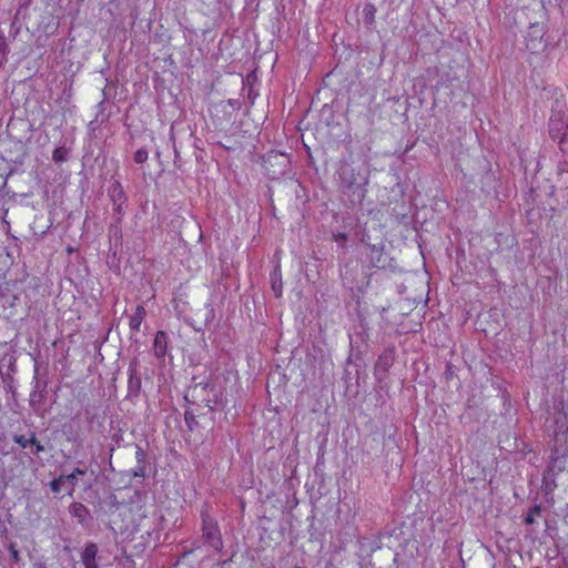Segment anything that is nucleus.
<instances>
[{
  "mask_svg": "<svg viewBox=\"0 0 568 568\" xmlns=\"http://www.w3.org/2000/svg\"><path fill=\"white\" fill-rule=\"evenodd\" d=\"M70 514L78 518L79 523L84 524L90 518L89 509L81 503L70 505Z\"/></svg>",
  "mask_w": 568,
  "mask_h": 568,
  "instance_id": "obj_16",
  "label": "nucleus"
},
{
  "mask_svg": "<svg viewBox=\"0 0 568 568\" xmlns=\"http://www.w3.org/2000/svg\"><path fill=\"white\" fill-rule=\"evenodd\" d=\"M545 29L542 24L532 23L529 26L525 37L526 47L531 53H538L547 48V42L544 39Z\"/></svg>",
  "mask_w": 568,
  "mask_h": 568,
  "instance_id": "obj_5",
  "label": "nucleus"
},
{
  "mask_svg": "<svg viewBox=\"0 0 568 568\" xmlns=\"http://www.w3.org/2000/svg\"><path fill=\"white\" fill-rule=\"evenodd\" d=\"M85 420L90 424L93 423L97 416V408L93 405H87L83 408Z\"/></svg>",
  "mask_w": 568,
  "mask_h": 568,
  "instance_id": "obj_25",
  "label": "nucleus"
},
{
  "mask_svg": "<svg viewBox=\"0 0 568 568\" xmlns=\"http://www.w3.org/2000/svg\"><path fill=\"white\" fill-rule=\"evenodd\" d=\"M145 315H146L145 308L142 305H138L135 307L134 313L130 317L129 326L132 332L140 331L141 324L143 322Z\"/></svg>",
  "mask_w": 568,
  "mask_h": 568,
  "instance_id": "obj_14",
  "label": "nucleus"
},
{
  "mask_svg": "<svg viewBox=\"0 0 568 568\" xmlns=\"http://www.w3.org/2000/svg\"><path fill=\"white\" fill-rule=\"evenodd\" d=\"M564 520L568 524V504L562 508Z\"/></svg>",
  "mask_w": 568,
  "mask_h": 568,
  "instance_id": "obj_37",
  "label": "nucleus"
},
{
  "mask_svg": "<svg viewBox=\"0 0 568 568\" xmlns=\"http://www.w3.org/2000/svg\"><path fill=\"white\" fill-rule=\"evenodd\" d=\"M271 288L275 297H281L283 292L282 274L278 266H276L271 273Z\"/></svg>",
  "mask_w": 568,
  "mask_h": 568,
  "instance_id": "obj_15",
  "label": "nucleus"
},
{
  "mask_svg": "<svg viewBox=\"0 0 568 568\" xmlns=\"http://www.w3.org/2000/svg\"><path fill=\"white\" fill-rule=\"evenodd\" d=\"M13 442L19 444L22 448L28 447V438H26V436H23V435H14Z\"/></svg>",
  "mask_w": 568,
  "mask_h": 568,
  "instance_id": "obj_30",
  "label": "nucleus"
},
{
  "mask_svg": "<svg viewBox=\"0 0 568 568\" xmlns=\"http://www.w3.org/2000/svg\"><path fill=\"white\" fill-rule=\"evenodd\" d=\"M139 361L133 358L129 363L128 367V394L126 398L134 399L138 398L141 393V377L138 372Z\"/></svg>",
  "mask_w": 568,
  "mask_h": 568,
  "instance_id": "obj_8",
  "label": "nucleus"
},
{
  "mask_svg": "<svg viewBox=\"0 0 568 568\" xmlns=\"http://www.w3.org/2000/svg\"><path fill=\"white\" fill-rule=\"evenodd\" d=\"M145 458H146L145 450L141 446L136 445V449H135L136 463L138 464H143V463H145Z\"/></svg>",
  "mask_w": 568,
  "mask_h": 568,
  "instance_id": "obj_28",
  "label": "nucleus"
},
{
  "mask_svg": "<svg viewBox=\"0 0 568 568\" xmlns=\"http://www.w3.org/2000/svg\"><path fill=\"white\" fill-rule=\"evenodd\" d=\"M9 551H10V555H11V558L13 560L14 564H19L20 560H21V557H20V554L18 551V549L16 548V545L13 542H11L8 547Z\"/></svg>",
  "mask_w": 568,
  "mask_h": 568,
  "instance_id": "obj_29",
  "label": "nucleus"
},
{
  "mask_svg": "<svg viewBox=\"0 0 568 568\" xmlns=\"http://www.w3.org/2000/svg\"><path fill=\"white\" fill-rule=\"evenodd\" d=\"M148 158H149L148 150L144 148H141V149L136 150V152L134 153L133 160L136 164H142V163L146 162Z\"/></svg>",
  "mask_w": 568,
  "mask_h": 568,
  "instance_id": "obj_23",
  "label": "nucleus"
},
{
  "mask_svg": "<svg viewBox=\"0 0 568 568\" xmlns=\"http://www.w3.org/2000/svg\"><path fill=\"white\" fill-rule=\"evenodd\" d=\"M168 335L163 331H159L154 337V354L156 357H163L166 354L168 348Z\"/></svg>",
  "mask_w": 568,
  "mask_h": 568,
  "instance_id": "obj_13",
  "label": "nucleus"
},
{
  "mask_svg": "<svg viewBox=\"0 0 568 568\" xmlns=\"http://www.w3.org/2000/svg\"><path fill=\"white\" fill-rule=\"evenodd\" d=\"M214 317V311L212 307L207 306L206 307V317H205V322L209 323L213 320Z\"/></svg>",
  "mask_w": 568,
  "mask_h": 568,
  "instance_id": "obj_33",
  "label": "nucleus"
},
{
  "mask_svg": "<svg viewBox=\"0 0 568 568\" xmlns=\"http://www.w3.org/2000/svg\"><path fill=\"white\" fill-rule=\"evenodd\" d=\"M375 14H376V7L368 2L364 6L363 9V20L365 24L371 26L375 21Z\"/></svg>",
  "mask_w": 568,
  "mask_h": 568,
  "instance_id": "obj_17",
  "label": "nucleus"
},
{
  "mask_svg": "<svg viewBox=\"0 0 568 568\" xmlns=\"http://www.w3.org/2000/svg\"><path fill=\"white\" fill-rule=\"evenodd\" d=\"M202 537L205 544L216 551L223 549V540L217 521L206 510L201 513Z\"/></svg>",
  "mask_w": 568,
  "mask_h": 568,
  "instance_id": "obj_4",
  "label": "nucleus"
},
{
  "mask_svg": "<svg viewBox=\"0 0 568 568\" xmlns=\"http://www.w3.org/2000/svg\"><path fill=\"white\" fill-rule=\"evenodd\" d=\"M366 258L372 267L386 268L390 265V257L386 254L384 245H366Z\"/></svg>",
  "mask_w": 568,
  "mask_h": 568,
  "instance_id": "obj_7",
  "label": "nucleus"
},
{
  "mask_svg": "<svg viewBox=\"0 0 568 568\" xmlns=\"http://www.w3.org/2000/svg\"><path fill=\"white\" fill-rule=\"evenodd\" d=\"M341 191L347 197L351 205L362 204L366 195V184L368 178L366 174L361 173L354 166L344 164L339 170Z\"/></svg>",
  "mask_w": 568,
  "mask_h": 568,
  "instance_id": "obj_1",
  "label": "nucleus"
},
{
  "mask_svg": "<svg viewBox=\"0 0 568 568\" xmlns=\"http://www.w3.org/2000/svg\"><path fill=\"white\" fill-rule=\"evenodd\" d=\"M295 568H302V567H295Z\"/></svg>",
  "mask_w": 568,
  "mask_h": 568,
  "instance_id": "obj_38",
  "label": "nucleus"
},
{
  "mask_svg": "<svg viewBox=\"0 0 568 568\" xmlns=\"http://www.w3.org/2000/svg\"><path fill=\"white\" fill-rule=\"evenodd\" d=\"M18 14H19V11L16 13L14 20L11 23V34L13 38H16L20 31V27L17 26Z\"/></svg>",
  "mask_w": 568,
  "mask_h": 568,
  "instance_id": "obj_32",
  "label": "nucleus"
},
{
  "mask_svg": "<svg viewBox=\"0 0 568 568\" xmlns=\"http://www.w3.org/2000/svg\"><path fill=\"white\" fill-rule=\"evenodd\" d=\"M124 206L125 204H114L113 205V220L115 223H121L124 216Z\"/></svg>",
  "mask_w": 568,
  "mask_h": 568,
  "instance_id": "obj_24",
  "label": "nucleus"
},
{
  "mask_svg": "<svg viewBox=\"0 0 568 568\" xmlns=\"http://www.w3.org/2000/svg\"><path fill=\"white\" fill-rule=\"evenodd\" d=\"M1 307H2V306L0 305V308H1Z\"/></svg>",
  "mask_w": 568,
  "mask_h": 568,
  "instance_id": "obj_39",
  "label": "nucleus"
},
{
  "mask_svg": "<svg viewBox=\"0 0 568 568\" xmlns=\"http://www.w3.org/2000/svg\"><path fill=\"white\" fill-rule=\"evenodd\" d=\"M557 173L560 176V181L568 189V160L565 159L558 163Z\"/></svg>",
  "mask_w": 568,
  "mask_h": 568,
  "instance_id": "obj_18",
  "label": "nucleus"
},
{
  "mask_svg": "<svg viewBox=\"0 0 568 568\" xmlns=\"http://www.w3.org/2000/svg\"><path fill=\"white\" fill-rule=\"evenodd\" d=\"M132 474L134 477L144 478L145 477V463H143V464L136 463V466L132 469Z\"/></svg>",
  "mask_w": 568,
  "mask_h": 568,
  "instance_id": "obj_27",
  "label": "nucleus"
},
{
  "mask_svg": "<svg viewBox=\"0 0 568 568\" xmlns=\"http://www.w3.org/2000/svg\"><path fill=\"white\" fill-rule=\"evenodd\" d=\"M549 134L554 140H559L561 145L568 135V122L560 115H551L549 120Z\"/></svg>",
  "mask_w": 568,
  "mask_h": 568,
  "instance_id": "obj_10",
  "label": "nucleus"
},
{
  "mask_svg": "<svg viewBox=\"0 0 568 568\" xmlns=\"http://www.w3.org/2000/svg\"><path fill=\"white\" fill-rule=\"evenodd\" d=\"M34 447H36L34 454H39V453H42L45 450L44 446L40 442H38Z\"/></svg>",
  "mask_w": 568,
  "mask_h": 568,
  "instance_id": "obj_35",
  "label": "nucleus"
},
{
  "mask_svg": "<svg viewBox=\"0 0 568 568\" xmlns=\"http://www.w3.org/2000/svg\"><path fill=\"white\" fill-rule=\"evenodd\" d=\"M184 420H185V424H186L189 430H191V432H193L199 425V423L196 420V416L194 415V413L192 410L185 412Z\"/></svg>",
  "mask_w": 568,
  "mask_h": 568,
  "instance_id": "obj_19",
  "label": "nucleus"
},
{
  "mask_svg": "<svg viewBox=\"0 0 568 568\" xmlns=\"http://www.w3.org/2000/svg\"><path fill=\"white\" fill-rule=\"evenodd\" d=\"M109 196L114 204H126L128 197L119 181H114L109 187Z\"/></svg>",
  "mask_w": 568,
  "mask_h": 568,
  "instance_id": "obj_12",
  "label": "nucleus"
},
{
  "mask_svg": "<svg viewBox=\"0 0 568 568\" xmlns=\"http://www.w3.org/2000/svg\"><path fill=\"white\" fill-rule=\"evenodd\" d=\"M395 362V348L392 346V347H387L384 349V352L378 356L376 363H375V367H374V373L375 375L382 379L386 376V374L388 373L389 368L393 366Z\"/></svg>",
  "mask_w": 568,
  "mask_h": 568,
  "instance_id": "obj_9",
  "label": "nucleus"
},
{
  "mask_svg": "<svg viewBox=\"0 0 568 568\" xmlns=\"http://www.w3.org/2000/svg\"><path fill=\"white\" fill-rule=\"evenodd\" d=\"M33 381H34V386H33V390L30 394L29 403H30V406L32 407V409L37 413L44 405V402L47 398V393H48L47 392L48 382L45 379L42 381L38 377V367H36V369H34Z\"/></svg>",
  "mask_w": 568,
  "mask_h": 568,
  "instance_id": "obj_6",
  "label": "nucleus"
},
{
  "mask_svg": "<svg viewBox=\"0 0 568 568\" xmlns=\"http://www.w3.org/2000/svg\"><path fill=\"white\" fill-rule=\"evenodd\" d=\"M541 514V505H535L534 507H531L525 518V523L527 525H532L535 523V517L536 516H540Z\"/></svg>",
  "mask_w": 568,
  "mask_h": 568,
  "instance_id": "obj_20",
  "label": "nucleus"
},
{
  "mask_svg": "<svg viewBox=\"0 0 568 568\" xmlns=\"http://www.w3.org/2000/svg\"><path fill=\"white\" fill-rule=\"evenodd\" d=\"M37 443H38V439H37V437H36V434H34V433H32V434H31V437H30V438H28V446H29V445H33V446H36V444H37Z\"/></svg>",
  "mask_w": 568,
  "mask_h": 568,
  "instance_id": "obj_36",
  "label": "nucleus"
},
{
  "mask_svg": "<svg viewBox=\"0 0 568 568\" xmlns=\"http://www.w3.org/2000/svg\"><path fill=\"white\" fill-rule=\"evenodd\" d=\"M98 546L94 542H88L81 552V561L84 568H99L98 564Z\"/></svg>",
  "mask_w": 568,
  "mask_h": 568,
  "instance_id": "obj_11",
  "label": "nucleus"
},
{
  "mask_svg": "<svg viewBox=\"0 0 568 568\" xmlns=\"http://www.w3.org/2000/svg\"><path fill=\"white\" fill-rule=\"evenodd\" d=\"M64 483V476H60L59 478H55L52 481H50V488L53 493L58 494L61 491V488Z\"/></svg>",
  "mask_w": 568,
  "mask_h": 568,
  "instance_id": "obj_26",
  "label": "nucleus"
},
{
  "mask_svg": "<svg viewBox=\"0 0 568 568\" xmlns=\"http://www.w3.org/2000/svg\"><path fill=\"white\" fill-rule=\"evenodd\" d=\"M84 474H85V469H81V468L77 467L70 475L64 476V480L69 481L72 486H75V484L78 481V476H83Z\"/></svg>",
  "mask_w": 568,
  "mask_h": 568,
  "instance_id": "obj_22",
  "label": "nucleus"
},
{
  "mask_svg": "<svg viewBox=\"0 0 568 568\" xmlns=\"http://www.w3.org/2000/svg\"><path fill=\"white\" fill-rule=\"evenodd\" d=\"M7 50L6 38L2 33H0V52L4 53Z\"/></svg>",
  "mask_w": 568,
  "mask_h": 568,
  "instance_id": "obj_34",
  "label": "nucleus"
},
{
  "mask_svg": "<svg viewBox=\"0 0 568 568\" xmlns=\"http://www.w3.org/2000/svg\"><path fill=\"white\" fill-rule=\"evenodd\" d=\"M333 239L336 243H338L341 246H344V243L346 242L347 240V235L345 233H336V234H333Z\"/></svg>",
  "mask_w": 568,
  "mask_h": 568,
  "instance_id": "obj_31",
  "label": "nucleus"
},
{
  "mask_svg": "<svg viewBox=\"0 0 568 568\" xmlns=\"http://www.w3.org/2000/svg\"><path fill=\"white\" fill-rule=\"evenodd\" d=\"M552 436L555 452L568 455V403L562 404L561 409L555 414Z\"/></svg>",
  "mask_w": 568,
  "mask_h": 568,
  "instance_id": "obj_2",
  "label": "nucleus"
},
{
  "mask_svg": "<svg viewBox=\"0 0 568 568\" xmlns=\"http://www.w3.org/2000/svg\"><path fill=\"white\" fill-rule=\"evenodd\" d=\"M219 396L220 395L214 385L210 383H196L190 388L184 398L193 404H203L212 410L214 409L213 405H216L220 402Z\"/></svg>",
  "mask_w": 568,
  "mask_h": 568,
  "instance_id": "obj_3",
  "label": "nucleus"
},
{
  "mask_svg": "<svg viewBox=\"0 0 568 568\" xmlns=\"http://www.w3.org/2000/svg\"><path fill=\"white\" fill-rule=\"evenodd\" d=\"M68 150L64 146L57 148L52 153V160L55 163H62L67 161Z\"/></svg>",
  "mask_w": 568,
  "mask_h": 568,
  "instance_id": "obj_21",
  "label": "nucleus"
}]
</instances>
